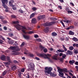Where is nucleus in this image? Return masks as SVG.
Here are the masks:
<instances>
[{"label":"nucleus","instance_id":"e433bc0d","mask_svg":"<svg viewBox=\"0 0 78 78\" xmlns=\"http://www.w3.org/2000/svg\"><path fill=\"white\" fill-rule=\"evenodd\" d=\"M66 54H63L62 55V58H63V59H65L66 58Z\"/></svg>","mask_w":78,"mask_h":78},{"label":"nucleus","instance_id":"c756f323","mask_svg":"<svg viewBox=\"0 0 78 78\" xmlns=\"http://www.w3.org/2000/svg\"><path fill=\"white\" fill-rule=\"evenodd\" d=\"M50 19L51 20H56L57 19L55 18H50Z\"/></svg>","mask_w":78,"mask_h":78},{"label":"nucleus","instance_id":"2eb2a0df","mask_svg":"<svg viewBox=\"0 0 78 78\" xmlns=\"http://www.w3.org/2000/svg\"><path fill=\"white\" fill-rule=\"evenodd\" d=\"M59 55L58 54H57L55 55L53 57V58L54 59H55V60H57V57H58V56Z\"/></svg>","mask_w":78,"mask_h":78},{"label":"nucleus","instance_id":"0e129e2a","mask_svg":"<svg viewBox=\"0 0 78 78\" xmlns=\"http://www.w3.org/2000/svg\"><path fill=\"white\" fill-rule=\"evenodd\" d=\"M63 60H64V59L63 58H61L60 59V61H61L62 62L63 61Z\"/></svg>","mask_w":78,"mask_h":78},{"label":"nucleus","instance_id":"a211bd4d","mask_svg":"<svg viewBox=\"0 0 78 78\" xmlns=\"http://www.w3.org/2000/svg\"><path fill=\"white\" fill-rule=\"evenodd\" d=\"M36 14V13L34 12L33 13H32L30 16V19H31L32 17H34V15Z\"/></svg>","mask_w":78,"mask_h":78},{"label":"nucleus","instance_id":"3c124183","mask_svg":"<svg viewBox=\"0 0 78 78\" xmlns=\"http://www.w3.org/2000/svg\"><path fill=\"white\" fill-rule=\"evenodd\" d=\"M3 28L5 30H7V27L5 26Z\"/></svg>","mask_w":78,"mask_h":78},{"label":"nucleus","instance_id":"cd10ccee","mask_svg":"<svg viewBox=\"0 0 78 78\" xmlns=\"http://www.w3.org/2000/svg\"><path fill=\"white\" fill-rule=\"evenodd\" d=\"M1 21L2 22H3V23H7L8 22L6 20H1Z\"/></svg>","mask_w":78,"mask_h":78},{"label":"nucleus","instance_id":"37998d69","mask_svg":"<svg viewBox=\"0 0 78 78\" xmlns=\"http://www.w3.org/2000/svg\"><path fill=\"white\" fill-rule=\"evenodd\" d=\"M29 56L30 57H34V55L32 54H29Z\"/></svg>","mask_w":78,"mask_h":78},{"label":"nucleus","instance_id":"58836bf2","mask_svg":"<svg viewBox=\"0 0 78 78\" xmlns=\"http://www.w3.org/2000/svg\"><path fill=\"white\" fill-rule=\"evenodd\" d=\"M18 44H17V41H15V42L14 43V44H13V45L15 46H16V45H17Z\"/></svg>","mask_w":78,"mask_h":78},{"label":"nucleus","instance_id":"4c0bfd02","mask_svg":"<svg viewBox=\"0 0 78 78\" xmlns=\"http://www.w3.org/2000/svg\"><path fill=\"white\" fill-rule=\"evenodd\" d=\"M33 31H30L28 32V34H33Z\"/></svg>","mask_w":78,"mask_h":78},{"label":"nucleus","instance_id":"aec40b11","mask_svg":"<svg viewBox=\"0 0 78 78\" xmlns=\"http://www.w3.org/2000/svg\"><path fill=\"white\" fill-rule=\"evenodd\" d=\"M23 37H24V38H25V39H28L30 38L29 37V36L25 35H23Z\"/></svg>","mask_w":78,"mask_h":78},{"label":"nucleus","instance_id":"5701e85b","mask_svg":"<svg viewBox=\"0 0 78 78\" xmlns=\"http://www.w3.org/2000/svg\"><path fill=\"white\" fill-rule=\"evenodd\" d=\"M16 65L13 66L12 67V70H16Z\"/></svg>","mask_w":78,"mask_h":78},{"label":"nucleus","instance_id":"1a4fd4ad","mask_svg":"<svg viewBox=\"0 0 78 78\" xmlns=\"http://www.w3.org/2000/svg\"><path fill=\"white\" fill-rule=\"evenodd\" d=\"M55 23V22L53 21L50 23H46L44 24V26H50L52 25H53Z\"/></svg>","mask_w":78,"mask_h":78},{"label":"nucleus","instance_id":"f704fd0d","mask_svg":"<svg viewBox=\"0 0 78 78\" xmlns=\"http://www.w3.org/2000/svg\"><path fill=\"white\" fill-rule=\"evenodd\" d=\"M68 13V14H72L73 13V12L70 11V10H68L67 11Z\"/></svg>","mask_w":78,"mask_h":78},{"label":"nucleus","instance_id":"338daca9","mask_svg":"<svg viewBox=\"0 0 78 78\" xmlns=\"http://www.w3.org/2000/svg\"><path fill=\"white\" fill-rule=\"evenodd\" d=\"M66 41H68L69 40V38L68 37H66Z\"/></svg>","mask_w":78,"mask_h":78},{"label":"nucleus","instance_id":"c03bdc74","mask_svg":"<svg viewBox=\"0 0 78 78\" xmlns=\"http://www.w3.org/2000/svg\"><path fill=\"white\" fill-rule=\"evenodd\" d=\"M24 44H25V43L24 42H23L20 45L21 47H22V46L24 45Z\"/></svg>","mask_w":78,"mask_h":78},{"label":"nucleus","instance_id":"a878e982","mask_svg":"<svg viewBox=\"0 0 78 78\" xmlns=\"http://www.w3.org/2000/svg\"><path fill=\"white\" fill-rule=\"evenodd\" d=\"M12 9H14V10H16L17 9L16 8V5H12Z\"/></svg>","mask_w":78,"mask_h":78},{"label":"nucleus","instance_id":"9d476101","mask_svg":"<svg viewBox=\"0 0 78 78\" xmlns=\"http://www.w3.org/2000/svg\"><path fill=\"white\" fill-rule=\"evenodd\" d=\"M62 46L64 50H63L62 49H58V51L59 52H64L65 51H67V48H66L64 45H63Z\"/></svg>","mask_w":78,"mask_h":78},{"label":"nucleus","instance_id":"6e6d98bb","mask_svg":"<svg viewBox=\"0 0 78 78\" xmlns=\"http://www.w3.org/2000/svg\"><path fill=\"white\" fill-rule=\"evenodd\" d=\"M37 41H38V42H41V40L40 39H38L37 40Z\"/></svg>","mask_w":78,"mask_h":78},{"label":"nucleus","instance_id":"dca6fc26","mask_svg":"<svg viewBox=\"0 0 78 78\" xmlns=\"http://www.w3.org/2000/svg\"><path fill=\"white\" fill-rule=\"evenodd\" d=\"M13 2L14 1L13 0H10L9 2V5L11 6H12V3H13Z\"/></svg>","mask_w":78,"mask_h":78},{"label":"nucleus","instance_id":"864d4df0","mask_svg":"<svg viewBox=\"0 0 78 78\" xmlns=\"http://www.w3.org/2000/svg\"><path fill=\"white\" fill-rule=\"evenodd\" d=\"M59 1L60 2V3L64 2V0H59Z\"/></svg>","mask_w":78,"mask_h":78},{"label":"nucleus","instance_id":"bf43d9fd","mask_svg":"<svg viewBox=\"0 0 78 78\" xmlns=\"http://www.w3.org/2000/svg\"><path fill=\"white\" fill-rule=\"evenodd\" d=\"M11 17L12 18H15L16 16L15 15H12Z\"/></svg>","mask_w":78,"mask_h":78},{"label":"nucleus","instance_id":"603ef678","mask_svg":"<svg viewBox=\"0 0 78 78\" xmlns=\"http://www.w3.org/2000/svg\"><path fill=\"white\" fill-rule=\"evenodd\" d=\"M3 41H2V40H0V44H3Z\"/></svg>","mask_w":78,"mask_h":78},{"label":"nucleus","instance_id":"de8ad7c7","mask_svg":"<svg viewBox=\"0 0 78 78\" xmlns=\"http://www.w3.org/2000/svg\"><path fill=\"white\" fill-rule=\"evenodd\" d=\"M60 22L62 24V25L63 26V27H65V26H64V24L63 23V22L61 21Z\"/></svg>","mask_w":78,"mask_h":78},{"label":"nucleus","instance_id":"4468645a","mask_svg":"<svg viewBox=\"0 0 78 78\" xmlns=\"http://www.w3.org/2000/svg\"><path fill=\"white\" fill-rule=\"evenodd\" d=\"M7 39L9 40V44H12L14 43V41H13L12 40L10 39L8 37H7Z\"/></svg>","mask_w":78,"mask_h":78},{"label":"nucleus","instance_id":"4be33fe9","mask_svg":"<svg viewBox=\"0 0 78 78\" xmlns=\"http://www.w3.org/2000/svg\"><path fill=\"white\" fill-rule=\"evenodd\" d=\"M75 62V61L74 60H70L69 61V63L70 64H71L72 65H73V64Z\"/></svg>","mask_w":78,"mask_h":78},{"label":"nucleus","instance_id":"79ce46f5","mask_svg":"<svg viewBox=\"0 0 78 78\" xmlns=\"http://www.w3.org/2000/svg\"><path fill=\"white\" fill-rule=\"evenodd\" d=\"M69 28L70 29H73L74 28V26L72 25L69 27Z\"/></svg>","mask_w":78,"mask_h":78},{"label":"nucleus","instance_id":"39448f33","mask_svg":"<svg viewBox=\"0 0 78 78\" xmlns=\"http://www.w3.org/2000/svg\"><path fill=\"white\" fill-rule=\"evenodd\" d=\"M44 69L46 70L44 71V72L46 74H48L49 75H50L51 74V71L52 70V69H53L52 68L49 67H45L44 68Z\"/></svg>","mask_w":78,"mask_h":78},{"label":"nucleus","instance_id":"052dcab7","mask_svg":"<svg viewBox=\"0 0 78 78\" xmlns=\"http://www.w3.org/2000/svg\"><path fill=\"white\" fill-rule=\"evenodd\" d=\"M13 62H14V63H17L18 62L16 60H14L13 61Z\"/></svg>","mask_w":78,"mask_h":78},{"label":"nucleus","instance_id":"c85d7f7f","mask_svg":"<svg viewBox=\"0 0 78 78\" xmlns=\"http://www.w3.org/2000/svg\"><path fill=\"white\" fill-rule=\"evenodd\" d=\"M69 48L70 50L72 51V50H73V48H73V46H70L69 47Z\"/></svg>","mask_w":78,"mask_h":78},{"label":"nucleus","instance_id":"bb28decb","mask_svg":"<svg viewBox=\"0 0 78 78\" xmlns=\"http://www.w3.org/2000/svg\"><path fill=\"white\" fill-rule=\"evenodd\" d=\"M69 34L70 35H73L74 34V32H72V31H70L69 32Z\"/></svg>","mask_w":78,"mask_h":78},{"label":"nucleus","instance_id":"ddd939ff","mask_svg":"<svg viewBox=\"0 0 78 78\" xmlns=\"http://www.w3.org/2000/svg\"><path fill=\"white\" fill-rule=\"evenodd\" d=\"M45 17V15L40 16L38 17L37 19L38 20L41 19L42 18H44Z\"/></svg>","mask_w":78,"mask_h":78},{"label":"nucleus","instance_id":"6e6552de","mask_svg":"<svg viewBox=\"0 0 78 78\" xmlns=\"http://www.w3.org/2000/svg\"><path fill=\"white\" fill-rule=\"evenodd\" d=\"M2 2L3 3L2 6H3V7L5 9H8V6L5 4V3H8V0H2Z\"/></svg>","mask_w":78,"mask_h":78},{"label":"nucleus","instance_id":"c9c22d12","mask_svg":"<svg viewBox=\"0 0 78 78\" xmlns=\"http://www.w3.org/2000/svg\"><path fill=\"white\" fill-rule=\"evenodd\" d=\"M74 25L76 27H78V22H76L74 23Z\"/></svg>","mask_w":78,"mask_h":78},{"label":"nucleus","instance_id":"9b49d317","mask_svg":"<svg viewBox=\"0 0 78 78\" xmlns=\"http://www.w3.org/2000/svg\"><path fill=\"white\" fill-rule=\"evenodd\" d=\"M40 47L41 50H43V51L44 53H47V48H44V47H42L41 45L40 46Z\"/></svg>","mask_w":78,"mask_h":78},{"label":"nucleus","instance_id":"49530a36","mask_svg":"<svg viewBox=\"0 0 78 78\" xmlns=\"http://www.w3.org/2000/svg\"><path fill=\"white\" fill-rule=\"evenodd\" d=\"M19 11L21 13H23V11L21 9L19 10Z\"/></svg>","mask_w":78,"mask_h":78},{"label":"nucleus","instance_id":"e2e57ef3","mask_svg":"<svg viewBox=\"0 0 78 78\" xmlns=\"http://www.w3.org/2000/svg\"><path fill=\"white\" fill-rule=\"evenodd\" d=\"M63 55V54H62V53H60V54H59V56H62Z\"/></svg>","mask_w":78,"mask_h":78},{"label":"nucleus","instance_id":"f8f14e48","mask_svg":"<svg viewBox=\"0 0 78 78\" xmlns=\"http://www.w3.org/2000/svg\"><path fill=\"white\" fill-rule=\"evenodd\" d=\"M31 22L32 23H36V22H37V21H36V18H33Z\"/></svg>","mask_w":78,"mask_h":78},{"label":"nucleus","instance_id":"20e7f679","mask_svg":"<svg viewBox=\"0 0 78 78\" xmlns=\"http://www.w3.org/2000/svg\"><path fill=\"white\" fill-rule=\"evenodd\" d=\"M58 72L59 73V76L60 77H63L64 76V73L62 72H69V71H67V68H63L62 69L60 68L59 67H57Z\"/></svg>","mask_w":78,"mask_h":78},{"label":"nucleus","instance_id":"b1692460","mask_svg":"<svg viewBox=\"0 0 78 78\" xmlns=\"http://www.w3.org/2000/svg\"><path fill=\"white\" fill-rule=\"evenodd\" d=\"M74 53L75 54H77L78 53V50H76L75 49H74L73 50Z\"/></svg>","mask_w":78,"mask_h":78},{"label":"nucleus","instance_id":"393cba45","mask_svg":"<svg viewBox=\"0 0 78 78\" xmlns=\"http://www.w3.org/2000/svg\"><path fill=\"white\" fill-rule=\"evenodd\" d=\"M6 73H7V70L4 71L2 73L3 76H5L6 74Z\"/></svg>","mask_w":78,"mask_h":78},{"label":"nucleus","instance_id":"09e8293b","mask_svg":"<svg viewBox=\"0 0 78 78\" xmlns=\"http://www.w3.org/2000/svg\"><path fill=\"white\" fill-rule=\"evenodd\" d=\"M0 19H2H2H4V18H3V17L1 16H0Z\"/></svg>","mask_w":78,"mask_h":78},{"label":"nucleus","instance_id":"473e14b6","mask_svg":"<svg viewBox=\"0 0 78 78\" xmlns=\"http://www.w3.org/2000/svg\"><path fill=\"white\" fill-rule=\"evenodd\" d=\"M73 40L74 41H78V39L76 37H74L73 38Z\"/></svg>","mask_w":78,"mask_h":78},{"label":"nucleus","instance_id":"7c9ffc66","mask_svg":"<svg viewBox=\"0 0 78 78\" xmlns=\"http://www.w3.org/2000/svg\"><path fill=\"white\" fill-rule=\"evenodd\" d=\"M64 22H66V23H71V21L70 20H67V21H64Z\"/></svg>","mask_w":78,"mask_h":78},{"label":"nucleus","instance_id":"423d86ee","mask_svg":"<svg viewBox=\"0 0 78 78\" xmlns=\"http://www.w3.org/2000/svg\"><path fill=\"white\" fill-rule=\"evenodd\" d=\"M38 55L40 57H42L43 58H47V59H48L50 60V58L48 56H51V55L50 54H47V55L45 54H38Z\"/></svg>","mask_w":78,"mask_h":78},{"label":"nucleus","instance_id":"680f3d73","mask_svg":"<svg viewBox=\"0 0 78 78\" xmlns=\"http://www.w3.org/2000/svg\"><path fill=\"white\" fill-rule=\"evenodd\" d=\"M35 59H36L37 60H38V61H39V58H37V57H35Z\"/></svg>","mask_w":78,"mask_h":78},{"label":"nucleus","instance_id":"f03ea898","mask_svg":"<svg viewBox=\"0 0 78 78\" xmlns=\"http://www.w3.org/2000/svg\"><path fill=\"white\" fill-rule=\"evenodd\" d=\"M10 50H14L11 53L12 55H18L19 53V52H17L16 51H20V48H19L18 46H11L9 48Z\"/></svg>","mask_w":78,"mask_h":78},{"label":"nucleus","instance_id":"f3484780","mask_svg":"<svg viewBox=\"0 0 78 78\" xmlns=\"http://www.w3.org/2000/svg\"><path fill=\"white\" fill-rule=\"evenodd\" d=\"M67 52L68 54H69V55H73V51H71L70 50H68L67 51Z\"/></svg>","mask_w":78,"mask_h":78},{"label":"nucleus","instance_id":"5fc2aeb1","mask_svg":"<svg viewBox=\"0 0 78 78\" xmlns=\"http://www.w3.org/2000/svg\"><path fill=\"white\" fill-rule=\"evenodd\" d=\"M0 38H1L3 40H5V38L2 36H1L0 37Z\"/></svg>","mask_w":78,"mask_h":78},{"label":"nucleus","instance_id":"412c9836","mask_svg":"<svg viewBox=\"0 0 78 78\" xmlns=\"http://www.w3.org/2000/svg\"><path fill=\"white\" fill-rule=\"evenodd\" d=\"M52 36H57V34L56 32H53L51 33Z\"/></svg>","mask_w":78,"mask_h":78},{"label":"nucleus","instance_id":"a18cd8bd","mask_svg":"<svg viewBox=\"0 0 78 78\" xmlns=\"http://www.w3.org/2000/svg\"><path fill=\"white\" fill-rule=\"evenodd\" d=\"M69 75H70V76H73V74H72V73H69Z\"/></svg>","mask_w":78,"mask_h":78},{"label":"nucleus","instance_id":"69168bd1","mask_svg":"<svg viewBox=\"0 0 78 78\" xmlns=\"http://www.w3.org/2000/svg\"><path fill=\"white\" fill-rule=\"evenodd\" d=\"M58 8L60 9H62V7H61V6H58Z\"/></svg>","mask_w":78,"mask_h":78},{"label":"nucleus","instance_id":"f257e3e1","mask_svg":"<svg viewBox=\"0 0 78 78\" xmlns=\"http://www.w3.org/2000/svg\"><path fill=\"white\" fill-rule=\"evenodd\" d=\"M12 23L13 24H15L14 26L16 29H18V30H22V31L24 33H26L25 31H26L27 30H32V28L31 27H28V29H27V28H26L25 27L19 25L18 24V23H19L18 21H13L12 22Z\"/></svg>","mask_w":78,"mask_h":78},{"label":"nucleus","instance_id":"a19ab883","mask_svg":"<svg viewBox=\"0 0 78 78\" xmlns=\"http://www.w3.org/2000/svg\"><path fill=\"white\" fill-rule=\"evenodd\" d=\"M21 74H22V73H19L18 74V76L20 78H21L22 76V75Z\"/></svg>","mask_w":78,"mask_h":78},{"label":"nucleus","instance_id":"13d9d810","mask_svg":"<svg viewBox=\"0 0 78 78\" xmlns=\"http://www.w3.org/2000/svg\"><path fill=\"white\" fill-rule=\"evenodd\" d=\"M8 9H9V8H8V9H6L5 10L6 12H8L9 11Z\"/></svg>","mask_w":78,"mask_h":78},{"label":"nucleus","instance_id":"7ed1b4c3","mask_svg":"<svg viewBox=\"0 0 78 78\" xmlns=\"http://www.w3.org/2000/svg\"><path fill=\"white\" fill-rule=\"evenodd\" d=\"M1 59L3 61L5 60V59H6L7 61H8V62L5 63V66L7 68H9V66H8L10 64V63H12V61L10 60V58L9 56H7L5 57V55H3L1 57Z\"/></svg>","mask_w":78,"mask_h":78},{"label":"nucleus","instance_id":"72a5a7b5","mask_svg":"<svg viewBox=\"0 0 78 78\" xmlns=\"http://www.w3.org/2000/svg\"><path fill=\"white\" fill-rule=\"evenodd\" d=\"M9 36H11V37H12L14 36V35L12 33H9Z\"/></svg>","mask_w":78,"mask_h":78},{"label":"nucleus","instance_id":"774afa93","mask_svg":"<svg viewBox=\"0 0 78 78\" xmlns=\"http://www.w3.org/2000/svg\"><path fill=\"white\" fill-rule=\"evenodd\" d=\"M75 64L76 65H78V62H75Z\"/></svg>","mask_w":78,"mask_h":78},{"label":"nucleus","instance_id":"6ab92c4d","mask_svg":"<svg viewBox=\"0 0 78 78\" xmlns=\"http://www.w3.org/2000/svg\"><path fill=\"white\" fill-rule=\"evenodd\" d=\"M48 31H49V27H46L45 28L44 30V31L45 33L48 32Z\"/></svg>","mask_w":78,"mask_h":78},{"label":"nucleus","instance_id":"ea45409f","mask_svg":"<svg viewBox=\"0 0 78 78\" xmlns=\"http://www.w3.org/2000/svg\"><path fill=\"white\" fill-rule=\"evenodd\" d=\"M21 72H25V68H23L21 70Z\"/></svg>","mask_w":78,"mask_h":78},{"label":"nucleus","instance_id":"0eeeda50","mask_svg":"<svg viewBox=\"0 0 78 78\" xmlns=\"http://www.w3.org/2000/svg\"><path fill=\"white\" fill-rule=\"evenodd\" d=\"M29 69H27V71L34 70V63H31L28 66Z\"/></svg>","mask_w":78,"mask_h":78},{"label":"nucleus","instance_id":"2f4dec72","mask_svg":"<svg viewBox=\"0 0 78 78\" xmlns=\"http://www.w3.org/2000/svg\"><path fill=\"white\" fill-rule=\"evenodd\" d=\"M32 9L34 11H35L37 10V8L35 7H34L32 8Z\"/></svg>","mask_w":78,"mask_h":78},{"label":"nucleus","instance_id":"8fccbe9b","mask_svg":"<svg viewBox=\"0 0 78 78\" xmlns=\"http://www.w3.org/2000/svg\"><path fill=\"white\" fill-rule=\"evenodd\" d=\"M34 37L35 38H37V37H38V35H35L34 36Z\"/></svg>","mask_w":78,"mask_h":78},{"label":"nucleus","instance_id":"4d7b16f0","mask_svg":"<svg viewBox=\"0 0 78 78\" xmlns=\"http://www.w3.org/2000/svg\"><path fill=\"white\" fill-rule=\"evenodd\" d=\"M56 76V74H52V76L54 77V76Z\"/></svg>","mask_w":78,"mask_h":78}]
</instances>
